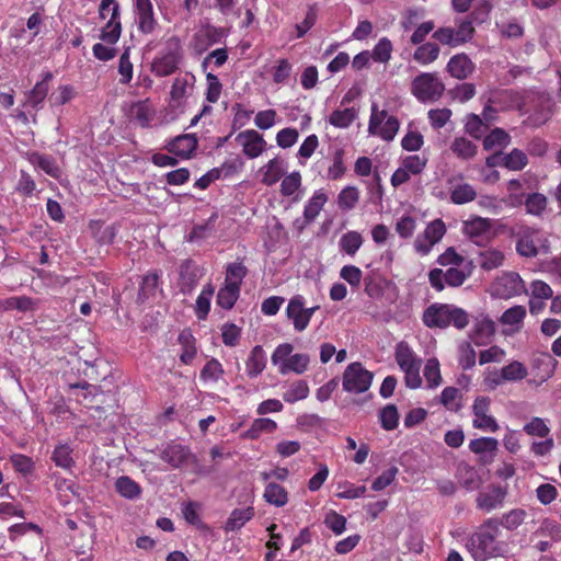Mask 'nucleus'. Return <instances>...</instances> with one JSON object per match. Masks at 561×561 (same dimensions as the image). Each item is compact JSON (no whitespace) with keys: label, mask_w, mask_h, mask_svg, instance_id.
Returning a JSON list of instances; mask_svg holds the SVG:
<instances>
[{"label":"nucleus","mask_w":561,"mask_h":561,"mask_svg":"<svg viewBox=\"0 0 561 561\" xmlns=\"http://www.w3.org/2000/svg\"><path fill=\"white\" fill-rule=\"evenodd\" d=\"M500 531L495 517L486 518L470 536L467 548L476 561H486L491 558L502 557L504 546L497 541Z\"/></svg>","instance_id":"f257e3e1"},{"label":"nucleus","mask_w":561,"mask_h":561,"mask_svg":"<svg viewBox=\"0 0 561 561\" xmlns=\"http://www.w3.org/2000/svg\"><path fill=\"white\" fill-rule=\"evenodd\" d=\"M423 323L431 329H445L453 325L462 330L469 324V314L466 310L454 305L432 304L423 313Z\"/></svg>","instance_id":"f03ea898"},{"label":"nucleus","mask_w":561,"mask_h":561,"mask_svg":"<svg viewBox=\"0 0 561 561\" xmlns=\"http://www.w3.org/2000/svg\"><path fill=\"white\" fill-rule=\"evenodd\" d=\"M512 236L516 239V252L523 257H536L540 250L543 253L549 250L548 239L536 227L515 225L512 228Z\"/></svg>","instance_id":"7ed1b4c3"},{"label":"nucleus","mask_w":561,"mask_h":561,"mask_svg":"<svg viewBox=\"0 0 561 561\" xmlns=\"http://www.w3.org/2000/svg\"><path fill=\"white\" fill-rule=\"evenodd\" d=\"M30 530L36 533V536L30 540V547L24 545L23 551L21 552L22 559L21 561H42L43 556V538H42V529L38 525L34 523H19L9 527V538L12 541L18 540L20 537L25 536Z\"/></svg>","instance_id":"20e7f679"},{"label":"nucleus","mask_w":561,"mask_h":561,"mask_svg":"<svg viewBox=\"0 0 561 561\" xmlns=\"http://www.w3.org/2000/svg\"><path fill=\"white\" fill-rule=\"evenodd\" d=\"M445 91V84L435 72H422L411 82L412 95L422 103L438 101Z\"/></svg>","instance_id":"39448f33"},{"label":"nucleus","mask_w":561,"mask_h":561,"mask_svg":"<svg viewBox=\"0 0 561 561\" xmlns=\"http://www.w3.org/2000/svg\"><path fill=\"white\" fill-rule=\"evenodd\" d=\"M399 121L389 116L386 110L379 111L377 104L371 105V114L368 123V133L378 136L382 140H392L399 130Z\"/></svg>","instance_id":"423d86ee"},{"label":"nucleus","mask_w":561,"mask_h":561,"mask_svg":"<svg viewBox=\"0 0 561 561\" xmlns=\"http://www.w3.org/2000/svg\"><path fill=\"white\" fill-rule=\"evenodd\" d=\"M474 27L472 21L461 20L457 28L445 26L439 27L433 33V38L449 47L461 46L472 39L474 35Z\"/></svg>","instance_id":"0eeeda50"},{"label":"nucleus","mask_w":561,"mask_h":561,"mask_svg":"<svg viewBox=\"0 0 561 561\" xmlns=\"http://www.w3.org/2000/svg\"><path fill=\"white\" fill-rule=\"evenodd\" d=\"M374 374L367 370L362 363H351L343 374V389L351 393L367 391L373 382Z\"/></svg>","instance_id":"6e6552de"},{"label":"nucleus","mask_w":561,"mask_h":561,"mask_svg":"<svg viewBox=\"0 0 561 561\" xmlns=\"http://www.w3.org/2000/svg\"><path fill=\"white\" fill-rule=\"evenodd\" d=\"M181 59L180 39L172 37L168 42V50L153 59L151 70L157 77L170 76L178 70Z\"/></svg>","instance_id":"1a4fd4ad"},{"label":"nucleus","mask_w":561,"mask_h":561,"mask_svg":"<svg viewBox=\"0 0 561 561\" xmlns=\"http://www.w3.org/2000/svg\"><path fill=\"white\" fill-rule=\"evenodd\" d=\"M462 232L472 243L479 247L488 245L495 237L492 229V220L479 216L466 220L462 226Z\"/></svg>","instance_id":"9d476101"},{"label":"nucleus","mask_w":561,"mask_h":561,"mask_svg":"<svg viewBox=\"0 0 561 561\" xmlns=\"http://www.w3.org/2000/svg\"><path fill=\"white\" fill-rule=\"evenodd\" d=\"M318 309V306L306 308L304 296L295 295L290 298L286 307V316L291 320L294 329L297 332H302L307 329L312 316Z\"/></svg>","instance_id":"9b49d317"},{"label":"nucleus","mask_w":561,"mask_h":561,"mask_svg":"<svg viewBox=\"0 0 561 561\" xmlns=\"http://www.w3.org/2000/svg\"><path fill=\"white\" fill-rule=\"evenodd\" d=\"M469 275L470 273H466L457 266L449 267L446 272L442 268H433L428 273V282L436 291H443L445 285L450 287L461 286Z\"/></svg>","instance_id":"f8f14e48"},{"label":"nucleus","mask_w":561,"mask_h":561,"mask_svg":"<svg viewBox=\"0 0 561 561\" xmlns=\"http://www.w3.org/2000/svg\"><path fill=\"white\" fill-rule=\"evenodd\" d=\"M490 410L491 399L489 397L480 396L474 399L472 404V413L474 415L472 425L474 428L492 433L499 430V424L490 414Z\"/></svg>","instance_id":"ddd939ff"},{"label":"nucleus","mask_w":561,"mask_h":561,"mask_svg":"<svg viewBox=\"0 0 561 561\" xmlns=\"http://www.w3.org/2000/svg\"><path fill=\"white\" fill-rule=\"evenodd\" d=\"M445 233L446 226L440 218L431 221L426 226L423 236H419L414 242L416 252L422 255L428 254L433 245L440 241Z\"/></svg>","instance_id":"4468645a"},{"label":"nucleus","mask_w":561,"mask_h":561,"mask_svg":"<svg viewBox=\"0 0 561 561\" xmlns=\"http://www.w3.org/2000/svg\"><path fill=\"white\" fill-rule=\"evenodd\" d=\"M507 496V488L500 484H490L486 490L478 493L476 506L478 510L490 513L503 506Z\"/></svg>","instance_id":"2eb2a0df"},{"label":"nucleus","mask_w":561,"mask_h":561,"mask_svg":"<svg viewBox=\"0 0 561 561\" xmlns=\"http://www.w3.org/2000/svg\"><path fill=\"white\" fill-rule=\"evenodd\" d=\"M234 140L242 148L243 154L249 159L260 157L267 146L263 135L255 129L240 131Z\"/></svg>","instance_id":"dca6fc26"},{"label":"nucleus","mask_w":561,"mask_h":561,"mask_svg":"<svg viewBox=\"0 0 561 561\" xmlns=\"http://www.w3.org/2000/svg\"><path fill=\"white\" fill-rule=\"evenodd\" d=\"M53 80L51 71L42 73V80L36 82L32 90L25 93L24 107H31L36 112L43 107L45 99L49 91V82Z\"/></svg>","instance_id":"f3484780"},{"label":"nucleus","mask_w":561,"mask_h":561,"mask_svg":"<svg viewBox=\"0 0 561 561\" xmlns=\"http://www.w3.org/2000/svg\"><path fill=\"white\" fill-rule=\"evenodd\" d=\"M474 69V62L465 53L454 55L446 65V71L458 80L469 78Z\"/></svg>","instance_id":"a211bd4d"},{"label":"nucleus","mask_w":561,"mask_h":561,"mask_svg":"<svg viewBox=\"0 0 561 561\" xmlns=\"http://www.w3.org/2000/svg\"><path fill=\"white\" fill-rule=\"evenodd\" d=\"M191 457L188 447L174 442L168 444L160 454V458L172 468H181L188 462Z\"/></svg>","instance_id":"6ab92c4d"},{"label":"nucleus","mask_w":561,"mask_h":561,"mask_svg":"<svg viewBox=\"0 0 561 561\" xmlns=\"http://www.w3.org/2000/svg\"><path fill=\"white\" fill-rule=\"evenodd\" d=\"M165 148L172 154L188 159L197 148V138L193 134L180 135L172 139Z\"/></svg>","instance_id":"aec40b11"},{"label":"nucleus","mask_w":561,"mask_h":561,"mask_svg":"<svg viewBox=\"0 0 561 561\" xmlns=\"http://www.w3.org/2000/svg\"><path fill=\"white\" fill-rule=\"evenodd\" d=\"M394 358L402 371L422 366V359L416 356L410 345L404 341L397 344Z\"/></svg>","instance_id":"412c9836"},{"label":"nucleus","mask_w":561,"mask_h":561,"mask_svg":"<svg viewBox=\"0 0 561 561\" xmlns=\"http://www.w3.org/2000/svg\"><path fill=\"white\" fill-rule=\"evenodd\" d=\"M136 10L138 15V28L144 34H149L154 30L156 20L153 18V7L150 0H136Z\"/></svg>","instance_id":"4be33fe9"},{"label":"nucleus","mask_w":561,"mask_h":561,"mask_svg":"<svg viewBox=\"0 0 561 561\" xmlns=\"http://www.w3.org/2000/svg\"><path fill=\"white\" fill-rule=\"evenodd\" d=\"M457 178L448 179L450 187V202L455 205H463L473 202L477 197L474 187L469 183L454 184Z\"/></svg>","instance_id":"5701e85b"},{"label":"nucleus","mask_w":561,"mask_h":561,"mask_svg":"<svg viewBox=\"0 0 561 561\" xmlns=\"http://www.w3.org/2000/svg\"><path fill=\"white\" fill-rule=\"evenodd\" d=\"M122 34V24L119 20V9L113 8V12L107 23L102 27L100 38L108 45H114L118 42Z\"/></svg>","instance_id":"b1692460"},{"label":"nucleus","mask_w":561,"mask_h":561,"mask_svg":"<svg viewBox=\"0 0 561 561\" xmlns=\"http://www.w3.org/2000/svg\"><path fill=\"white\" fill-rule=\"evenodd\" d=\"M156 115V110L149 99L135 102L130 106L131 118L141 127H149Z\"/></svg>","instance_id":"393cba45"},{"label":"nucleus","mask_w":561,"mask_h":561,"mask_svg":"<svg viewBox=\"0 0 561 561\" xmlns=\"http://www.w3.org/2000/svg\"><path fill=\"white\" fill-rule=\"evenodd\" d=\"M255 515L253 506L245 508H234L224 525L226 533H232L240 530L248 522H250Z\"/></svg>","instance_id":"a878e982"},{"label":"nucleus","mask_w":561,"mask_h":561,"mask_svg":"<svg viewBox=\"0 0 561 561\" xmlns=\"http://www.w3.org/2000/svg\"><path fill=\"white\" fill-rule=\"evenodd\" d=\"M178 342L182 347L180 360L184 365L192 364L197 355L196 339L194 337L192 331L190 329L182 330L179 333Z\"/></svg>","instance_id":"bb28decb"},{"label":"nucleus","mask_w":561,"mask_h":561,"mask_svg":"<svg viewBox=\"0 0 561 561\" xmlns=\"http://www.w3.org/2000/svg\"><path fill=\"white\" fill-rule=\"evenodd\" d=\"M28 161L35 168L42 170L47 175L59 179L61 175V170L57 164L55 158L48 154H43L39 152H32L28 154Z\"/></svg>","instance_id":"cd10ccee"},{"label":"nucleus","mask_w":561,"mask_h":561,"mask_svg":"<svg viewBox=\"0 0 561 561\" xmlns=\"http://www.w3.org/2000/svg\"><path fill=\"white\" fill-rule=\"evenodd\" d=\"M266 367V354L261 345L254 346L245 362L247 375L255 378L263 373Z\"/></svg>","instance_id":"c85d7f7f"},{"label":"nucleus","mask_w":561,"mask_h":561,"mask_svg":"<svg viewBox=\"0 0 561 561\" xmlns=\"http://www.w3.org/2000/svg\"><path fill=\"white\" fill-rule=\"evenodd\" d=\"M527 516L528 514L524 508H512L504 513L500 518L495 517L497 530L501 531L500 527H503L508 531L516 530L524 524Z\"/></svg>","instance_id":"c756f323"},{"label":"nucleus","mask_w":561,"mask_h":561,"mask_svg":"<svg viewBox=\"0 0 561 561\" xmlns=\"http://www.w3.org/2000/svg\"><path fill=\"white\" fill-rule=\"evenodd\" d=\"M276 430L277 423L274 420L268 417H259L251 423L250 427L242 434V437L245 439L255 440L262 434H271Z\"/></svg>","instance_id":"7c9ffc66"},{"label":"nucleus","mask_w":561,"mask_h":561,"mask_svg":"<svg viewBox=\"0 0 561 561\" xmlns=\"http://www.w3.org/2000/svg\"><path fill=\"white\" fill-rule=\"evenodd\" d=\"M284 172V161L279 158H273L262 168V183L272 186L282 179Z\"/></svg>","instance_id":"2f4dec72"},{"label":"nucleus","mask_w":561,"mask_h":561,"mask_svg":"<svg viewBox=\"0 0 561 561\" xmlns=\"http://www.w3.org/2000/svg\"><path fill=\"white\" fill-rule=\"evenodd\" d=\"M264 500L276 507H283L288 503V492L286 489L275 482H270L264 489Z\"/></svg>","instance_id":"473e14b6"},{"label":"nucleus","mask_w":561,"mask_h":561,"mask_svg":"<svg viewBox=\"0 0 561 561\" xmlns=\"http://www.w3.org/2000/svg\"><path fill=\"white\" fill-rule=\"evenodd\" d=\"M328 202V195L323 190L316 191L305 205L304 215L307 221H314Z\"/></svg>","instance_id":"72a5a7b5"},{"label":"nucleus","mask_w":561,"mask_h":561,"mask_svg":"<svg viewBox=\"0 0 561 561\" xmlns=\"http://www.w3.org/2000/svg\"><path fill=\"white\" fill-rule=\"evenodd\" d=\"M216 42L217 31L215 27L208 26L194 34L192 45L196 53L202 54Z\"/></svg>","instance_id":"f704fd0d"},{"label":"nucleus","mask_w":561,"mask_h":561,"mask_svg":"<svg viewBox=\"0 0 561 561\" xmlns=\"http://www.w3.org/2000/svg\"><path fill=\"white\" fill-rule=\"evenodd\" d=\"M440 48L437 44L427 42L420 44L414 50L413 59L420 65H430L434 62L439 56Z\"/></svg>","instance_id":"c9c22d12"},{"label":"nucleus","mask_w":561,"mask_h":561,"mask_svg":"<svg viewBox=\"0 0 561 561\" xmlns=\"http://www.w3.org/2000/svg\"><path fill=\"white\" fill-rule=\"evenodd\" d=\"M309 362V355L300 353L294 354L280 364L279 373L285 375L288 371H294L301 375L308 369Z\"/></svg>","instance_id":"e433bc0d"},{"label":"nucleus","mask_w":561,"mask_h":561,"mask_svg":"<svg viewBox=\"0 0 561 561\" xmlns=\"http://www.w3.org/2000/svg\"><path fill=\"white\" fill-rule=\"evenodd\" d=\"M504 253L497 249H486L481 251L478 256V263L484 271H492L500 267L504 262Z\"/></svg>","instance_id":"4c0bfd02"},{"label":"nucleus","mask_w":561,"mask_h":561,"mask_svg":"<svg viewBox=\"0 0 561 561\" xmlns=\"http://www.w3.org/2000/svg\"><path fill=\"white\" fill-rule=\"evenodd\" d=\"M194 76L186 73L185 76H179L174 79L171 87V100L178 105L187 95L188 88L193 84Z\"/></svg>","instance_id":"58836bf2"},{"label":"nucleus","mask_w":561,"mask_h":561,"mask_svg":"<svg viewBox=\"0 0 561 561\" xmlns=\"http://www.w3.org/2000/svg\"><path fill=\"white\" fill-rule=\"evenodd\" d=\"M161 273L158 271L149 272L142 277L139 286L138 300L145 301L149 297L154 296Z\"/></svg>","instance_id":"ea45409f"},{"label":"nucleus","mask_w":561,"mask_h":561,"mask_svg":"<svg viewBox=\"0 0 561 561\" xmlns=\"http://www.w3.org/2000/svg\"><path fill=\"white\" fill-rule=\"evenodd\" d=\"M51 460L57 467L69 470L75 466L72 448L68 444H59L55 447Z\"/></svg>","instance_id":"a19ab883"},{"label":"nucleus","mask_w":561,"mask_h":561,"mask_svg":"<svg viewBox=\"0 0 561 561\" xmlns=\"http://www.w3.org/2000/svg\"><path fill=\"white\" fill-rule=\"evenodd\" d=\"M248 274L247 266L241 262H233L228 264L226 270V285L241 288V284Z\"/></svg>","instance_id":"79ce46f5"},{"label":"nucleus","mask_w":561,"mask_h":561,"mask_svg":"<svg viewBox=\"0 0 561 561\" xmlns=\"http://www.w3.org/2000/svg\"><path fill=\"white\" fill-rule=\"evenodd\" d=\"M345 151L342 148H337L332 156V164L328 168L327 178L331 181L340 180L346 172V165L344 163Z\"/></svg>","instance_id":"37998d69"},{"label":"nucleus","mask_w":561,"mask_h":561,"mask_svg":"<svg viewBox=\"0 0 561 561\" xmlns=\"http://www.w3.org/2000/svg\"><path fill=\"white\" fill-rule=\"evenodd\" d=\"M214 295L211 285L203 288L195 304V314L198 320H205L210 311V300Z\"/></svg>","instance_id":"c03bdc74"},{"label":"nucleus","mask_w":561,"mask_h":561,"mask_svg":"<svg viewBox=\"0 0 561 561\" xmlns=\"http://www.w3.org/2000/svg\"><path fill=\"white\" fill-rule=\"evenodd\" d=\"M116 492L126 499L137 497L141 489L139 484L127 476L119 477L115 482Z\"/></svg>","instance_id":"a18cd8bd"},{"label":"nucleus","mask_w":561,"mask_h":561,"mask_svg":"<svg viewBox=\"0 0 561 561\" xmlns=\"http://www.w3.org/2000/svg\"><path fill=\"white\" fill-rule=\"evenodd\" d=\"M362 244H363V237L357 231H348V232L344 233L339 241L341 251L345 252L346 254H348L351 256L356 254V252L359 250Z\"/></svg>","instance_id":"49530a36"},{"label":"nucleus","mask_w":561,"mask_h":561,"mask_svg":"<svg viewBox=\"0 0 561 561\" xmlns=\"http://www.w3.org/2000/svg\"><path fill=\"white\" fill-rule=\"evenodd\" d=\"M239 296L240 289L238 287L225 284V286L218 290L216 301L222 309L230 310L233 308Z\"/></svg>","instance_id":"de8ad7c7"},{"label":"nucleus","mask_w":561,"mask_h":561,"mask_svg":"<svg viewBox=\"0 0 561 561\" xmlns=\"http://www.w3.org/2000/svg\"><path fill=\"white\" fill-rule=\"evenodd\" d=\"M309 396V386L305 380L293 382L283 393V399L287 403H295L304 400Z\"/></svg>","instance_id":"09e8293b"},{"label":"nucleus","mask_w":561,"mask_h":561,"mask_svg":"<svg viewBox=\"0 0 561 561\" xmlns=\"http://www.w3.org/2000/svg\"><path fill=\"white\" fill-rule=\"evenodd\" d=\"M510 135L502 128H494L483 139V148L485 150H493L503 148L510 144Z\"/></svg>","instance_id":"8fccbe9b"},{"label":"nucleus","mask_w":561,"mask_h":561,"mask_svg":"<svg viewBox=\"0 0 561 561\" xmlns=\"http://www.w3.org/2000/svg\"><path fill=\"white\" fill-rule=\"evenodd\" d=\"M2 306L5 310L16 309L19 311L26 312L36 310L37 301L31 297L19 296L5 299Z\"/></svg>","instance_id":"3c124183"},{"label":"nucleus","mask_w":561,"mask_h":561,"mask_svg":"<svg viewBox=\"0 0 561 561\" xmlns=\"http://www.w3.org/2000/svg\"><path fill=\"white\" fill-rule=\"evenodd\" d=\"M450 149L458 158L465 160L473 158L477 153V146L465 137L455 138Z\"/></svg>","instance_id":"603ef678"},{"label":"nucleus","mask_w":561,"mask_h":561,"mask_svg":"<svg viewBox=\"0 0 561 561\" xmlns=\"http://www.w3.org/2000/svg\"><path fill=\"white\" fill-rule=\"evenodd\" d=\"M225 374L221 363L216 359H209L201 370L199 378L204 382H217Z\"/></svg>","instance_id":"864d4df0"},{"label":"nucleus","mask_w":561,"mask_h":561,"mask_svg":"<svg viewBox=\"0 0 561 561\" xmlns=\"http://www.w3.org/2000/svg\"><path fill=\"white\" fill-rule=\"evenodd\" d=\"M356 118V111L354 107L335 110L329 116V123L337 128H347Z\"/></svg>","instance_id":"5fc2aeb1"},{"label":"nucleus","mask_w":561,"mask_h":561,"mask_svg":"<svg viewBox=\"0 0 561 561\" xmlns=\"http://www.w3.org/2000/svg\"><path fill=\"white\" fill-rule=\"evenodd\" d=\"M528 375V370L526 366L514 360L510 363L508 365L502 367V378L505 379V381L510 382H516L525 379Z\"/></svg>","instance_id":"6e6d98bb"},{"label":"nucleus","mask_w":561,"mask_h":561,"mask_svg":"<svg viewBox=\"0 0 561 561\" xmlns=\"http://www.w3.org/2000/svg\"><path fill=\"white\" fill-rule=\"evenodd\" d=\"M499 442L493 437H480L471 439L469 449L477 455L491 454L492 456L497 450Z\"/></svg>","instance_id":"4d7b16f0"},{"label":"nucleus","mask_w":561,"mask_h":561,"mask_svg":"<svg viewBox=\"0 0 561 561\" xmlns=\"http://www.w3.org/2000/svg\"><path fill=\"white\" fill-rule=\"evenodd\" d=\"M359 201V191L355 186L344 187L337 196V205L342 210L355 208Z\"/></svg>","instance_id":"13d9d810"},{"label":"nucleus","mask_w":561,"mask_h":561,"mask_svg":"<svg viewBox=\"0 0 561 561\" xmlns=\"http://www.w3.org/2000/svg\"><path fill=\"white\" fill-rule=\"evenodd\" d=\"M528 163V158L523 150L513 149L503 158V165L512 171H520Z\"/></svg>","instance_id":"bf43d9fd"},{"label":"nucleus","mask_w":561,"mask_h":561,"mask_svg":"<svg viewBox=\"0 0 561 561\" xmlns=\"http://www.w3.org/2000/svg\"><path fill=\"white\" fill-rule=\"evenodd\" d=\"M392 49L391 41L388 37H382L375 45L370 55L375 61L386 64L391 58Z\"/></svg>","instance_id":"052dcab7"},{"label":"nucleus","mask_w":561,"mask_h":561,"mask_svg":"<svg viewBox=\"0 0 561 561\" xmlns=\"http://www.w3.org/2000/svg\"><path fill=\"white\" fill-rule=\"evenodd\" d=\"M381 427L386 431H393L399 424V413L394 404L386 405L379 413Z\"/></svg>","instance_id":"680f3d73"},{"label":"nucleus","mask_w":561,"mask_h":561,"mask_svg":"<svg viewBox=\"0 0 561 561\" xmlns=\"http://www.w3.org/2000/svg\"><path fill=\"white\" fill-rule=\"evenodd\" d=\"M118 228L116 225L99 226L93 229V237L99 244H112L117 236Z\"/></svg>","instance_id":"e2e57ef3"},{"label":"nucleus","mask_w":561,"mask_h":561,"mask_svg":"<svg viewBox=\"0 0 561 561\" xmlns=\"http://www.w3.org/2000/svg\"><path fill=\"white\" fill-rule=\"evenodd\" d=\"M424 377L430 388H435L440 385L442 376L439 369V362L436 358L427 359L424 367Z\"/></svg>","instance_id":"0e129e2a"},{"label":"nucleus","mask_w":561,"mask_h":561,"mask_svg":"<svg viewBox=\"0 0 561 561\" xmlns=\"http://www.w3.org/2000/svg\"><path fill=\"white\" fill-rule=\"evenodd\" d=\"M10 462L14 470L23 476L32 474L35 469L33 459L23 454H13L10 457Z\"/></svg>","instance_id":"69168bd1"},{"label":"nucleus","mask_w":561,"mask_h":561,"mask_svg":"<svg viewBox=\"0 0 561 561\" xmlns=\"http://www.w3.org/2000/svg\"><path fill=\"white\" fill-rule=\"evenodd\" d=\"M241 337V328L232 322L224 323L221 327V339L226 346L234 347Z\"/></svg>","instance_id":"338daca9"},{"label":"nucleus","mask_w":561,"mask_h":561,"mask_svg":"<svg viewBox=\"0 0 561 561\" xmlns=\"http://www.w3.org/2000/svg\"><path fill=\"white\" fill-rule=\"evenodd\" d=\"M366 490L365 485L356 486L355 484L345 481L343 483H339L336 496L339 499L354 500L362 497Z\"/></svg>","instance_id":"774afa93"}]
</instances>
